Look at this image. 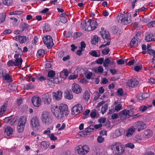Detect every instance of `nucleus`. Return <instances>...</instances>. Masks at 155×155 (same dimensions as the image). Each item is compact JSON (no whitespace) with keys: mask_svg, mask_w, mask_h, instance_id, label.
<instances>
[{"mask_svg":"<svg viewBox=\"0 0 155 155\" xmlns=\"http://www.w3.org/2000/svg\"><path fill=\"white\" fill-rule=\"evenodd\" d=\"M124 145L120 143L117 142L111 146V150L114 153L120 155L124 152Z\"/></svg>","mask_w":155,"mask_h":155,"instance_id":"obj_1","label":"nucleus"},{"mask_svg":"<svg viewBox=\"0 0 155 155\" xmlns=\"http://www.w3.org/2000/svg\"><path fill=\"white\" fill-rule=\"evenodd\" d=\"M89 150L88 146L86 145L83 146L79 145L75 148L76 152L81 155L87 154L89 152Z\"/></svg>","mask_w":155,"mask_h":155,"instance_id":"obj_2","label":"nucleus"},{"mask_svg":"<svg viewBox=\"0 0 155 155\" xmlns=\"http://www.w3.org/2000/svg\"><path fill=\"white\" fill-rule=\"evenodd\" d=\"M41 117L42 122L46 125H49L51 122L52 118L49 113L47 111H45L43 112Z\"/></svg>","mask_w":155,"mask_h":155,"instance_id":"obj_3","label":"nucleus"},{"mask_svg":"<svg viewBox=\"0 0 155 155\" xmlns=\"http://www.w3.org/2000/svg\"><path fill=\"white\" fill-rule=\"evenodd\" d=\"M44 43L48 48H51L54 44L52 37L50 35L44 36L43 38Z\"/></svg>","mask_w":155,"mask_h":155,"instance_id":"obj_4","label":"nucleus"},{"mask_svg":"<svg viewBox=\"0 0 155 155\" xmlns=\"http://www.w3.org/2000/svg\"><path fill=\"white\" fill-rule=\"evenodd\" d=\"M51 111L58 119H61L64 116L57 106H53L51 108Z\"/></svg>","mask_w":155,"mask_h":155,"instance_id":"obj_5","label":"nucleus"},{"mask_svg":"<svg viewBox=\"0 0 155 155\" xmlns=\"http://www.w3.org/2000/svg\"><path fill=\"white\" fill-rule=\"evenodd\" d=\"M30 124L34 130H38L40 127L38 118L36 116L33 117L31 120Z\"/></svg>","mask_w":155,"mask_h":155,"instance_id":"obj_6","label":"nucleus"},{"mask_svg":"<svg viewBox=\"0 0 155 155\" xmlns=\"http://www.w3.org/2000/svg\"><path fill=\"white\" fill-rule=\"evenodd\" d=\"M83 107L80 104L74 105L71 109V114L76 115L81 112L83 110Z\"/></svg>","mask_w":155,"mask_h":155,"instance_id":"obj_7","label":"nucleus"},{"mask_svg":"<svg viewBox=\"0 0 155 155\" xmlns=\"http://www.w3.org/2000/svg\"><path fill=\"white\" fill-rule=\"evenodd\" d=\"M92 20L89 19L87 20H85L81 22V25L83 28H85V30L87 31H92V28L90 27L91 23V22Z\"/></svg>","mask_w":155,"mask_h":155,"instance_id":"obj_8","label":"nucleus"},{"mask_svg":"<svg viewBox=\"0 0 155 155\" xmlns=\"http://www.w3.org/2000/svg\"><path fill=\"white\" fill-rule=\"evenodd\" d=\"M135 127L137 129L139 132L146 128V125L144 123L141 121L137 122L135 123Z\"/></svg>","mask_w":155,"mask_h":155,"instance_id":"obj_9","label":"nucleus"},{"mask_svg":"<svg viewBox=\"0 0 155 155\" xmlns=\"http://www.w3.org/2000/svg\"><path fill=\"white\" fill-rule=\"evenodd\" d=\"M32 104L35 107H38L41 103V99L39 97H33L31 99Z\"/></svg>","mask_w":155,"mask_h":155,"instance_id":"obj_10","label":"nucleus"},{"mask_svg":"<svg viewBox=\"0 0 155 155\" xmlns=\"http://www.w3.org/2000/svg\"><path fill=\"white\" fill-rule=\"evenodd\" d=\"M62 112V113L64 115L67 116L68 114V107L67 105L64 104H61L58 108Z\"/></svg>","mask_w":155,"mask_h":155,"instance_id":"obj_11","label":"nucleus"},{"mask_svg":"<svg viewBox=\"0 0 155 155\" xmlns=\"http://www.w3.org/2000/svg\"><path fill=\"white\" fill-rule=\"evenodd\" d=\"M127 84L130 87H136L139 84V82L136 79L132 78L128 80Z\"/></svg>","mask_w":155,"mask_h":155,"instance_id":"obj_12","label":"nucleus"},{"mask_svg":"<svg viewBox=\"0 0 155 155\" xmlns=\"http://www.w3.org/2000/svg\"><path fill=\"white\" fill-rule=\"evenodd\" d=\"M72 90L73 92L76 94H79L81 93L82 89L81 86L78 84L73 83L72 85Z\"/></svg>","mask_w":155,"mask_h":155,"instance_id":"obj_13","label":"nucleus"},{"mask_svg":"<svg viewBox=\"0 0 155 155\" xmlns=\"http://www.w3.org/2000/svg\"><path fill=\"white\" fill-rule=\"evenodd\" d=\"M120 21L121 23L124 25H127L130 23V20L128 19L127 17H125V15L123 14H121L119 18V21Z\"/></svg>","mask_w":155,"mask_h":155,"instance_id":"obj_14","label":"nucleus"},{"mask_svg":"<svg viewBox=\"0 0 155 155\" xmlns=\"http://www.w3.org/2000/svg\"><path fill=\"white\" fill-rule=\"evenodd\" d=\"M14 40L16 41H19L20 44H22L25 43L27 40L26 36H16L14 38Z\"/></svg>","mask_w":155,"mask_h":155,"instance_id":"obj_15","label":"nucleus"},{"mask_svg":"<svg viewBox=\"0 0 155 155\" xmlns=\"http://www.w3.org/2000/svg\"><path fill=\"white\" fill-rule=\"evenodd\" d=\"M62 97V92L61 91H58L53 93V97L54 99L58 101L61 99Z\"/></svg>","mask_w":155,"mask_h":155,"instance_id":"obj_16","label":"nucleus"},{"mask_svg":"<svg viewBox=\"0 0 155 155\" xmlns=\"http://www.w3.org/2000/svg\"><path fill=\"white\" fill-rule=\"evenodd\" d=\"M50 145L49 143L46 141H44L40 143L39 147L41 149L46 150L48 148Z\"/></svg>","mask_w":155,"mask_h":155,"instance_id":"obj_17","label":"nucleus"},{"mask_svg":"<svg viewBox=\"0 0 155 155\" xmlns=\"http://www.w3.org/2000/svg\"><path fill=\"white\" fill-rule=\"evenodd\" d=\"M100 34L104 39H107L110 37L109 32L106 30L101 31L100 32Z\"/></svg>","mask_w":155,"mask_h":155,"instance_id":"obj_18","label":"nucleus"},{"mask_svg":"<svg viewBox=\"0 0 155 155\" xmlns=\"http://www.w3.org/2000/svg\"><path fill=\"white\" fill-rule=\"evenodd\" d=\"M42 98L44 100L45 102L47 104H49L51 102V96L48 93L43 95Z\"/></svg>","mask_w":155,"mask_h":155,"instance_id":"obj_19","label":"nucleus"},{"mask_svg":"<svg viewBox=\"0 0 155 155\" xmlns=\"http://www.w3.org/2000/svg\"><path fill=\"white\" fill-rule=\"evenodd\" d=\"M129 111L128 110H127L126 109L123 110L122 111H121L119 113V116L120 117V118L121 119H125V117L122 118V116H128V117H129Z\"/></svg>","mask_w":155,"mask_h":155,"instance_id":"obj_20","label":"nucleus"},{"mask_svg":"<svg viewBox=\"0 0 155 155\" xmlns=\"http://www.w3.org/2000/svg\"><path fill=\"white\" fill-rule=\"evenodd\" d=\"M135 130V128H134L133 126L130 127L126 131V136L128 137H131L133 135Z\"/></svg>","mask_w":155,"mask_h":155,"instance_id":"obj_21","label":"nucleus"},{"mask_svg":"<svg viewBox=\"0 0 155 155\" xmlns=\"http://www.w3.org/2000/svg\"><path fill=\"white\" fill-rule=\"evenodd\" d=\"M143 137L146 139H148L151 137L152 135L151 130L148 129L144 131Z\"/></svg>","mask_w":155,"mask_h":155,"instance_id":"obj_22","label":"nucleus"},{"mask_svg":"<svg viewBox=\"0 0 155 155\" xmlns=\"http://www.w3.org/2000/svg\"><path fill=\"white\" fill-rule=\"evenodd\" d=\"M19 27L22 32L24 31L28 30L30 25L25 22H22L21 23Z\"/></svg>","mask_w":155,"mask_h":155,"instance_id":"obj_23","label":"nucleus"},{"mask_svg":"<svg viewBox=\"0 0 155 155\" xmlns=\"http://www.w3.org/2000/svg\"><path fill=\"white\" fill-rule=\"evenodd\" d=\"M71 92L70 90H67L64 92L65 97L69 100H71L73 98V96L71 94Z\"/></svg>","mask_w":155,"mask_h":155,"instance_id":"obj_24","label":"nucleus"},{"mask_svg":"<svg viewBox=\"0 0 155 155\" xmlns=\"http://www.w3.org/2000/svg\"><path fill=\"white\" fill-rule=\"evenodd\" d=\"M3 79L6 81H9L12 82V76L10 75L9 74L6 73L5 70V74H4V76L2 77Z\"/></svg>","mask_w":155,"mask_h":155,"instance_id":"obj_25","label":"nucleus"},{"mask_svg":"<svg viewBox=\"0 0 155 155\" xmlns=\"http://www.w3.org/2000/svg\"><path fill=\"white\" fill-rule=\"evenodd\" d=\"M110 59H111V57L106 58L104 60L103 66L104 67H108L110 63L111 64L112 63H114V61L111 62Z\"/></svg>","mask_w":155,"mask_h":155,"instance_id":"obj_26","label":"nucleus"},{"mask_svg":"<svg viewBox=\"0 0 155 155\" xmlns=\"http://www.w3.org/2000/svg\"><path fill=\"white\" fill-rule=\"evenodd\" d=\"M26 121V117L25 116H22L19 119L18 123V124L25 125Z\"/></svg>","mask_w":155,"mask_h":155,"instance_id":"obj_27","label":"nucleus"},{"mask_svg":"<svg viewBox=\"0 0 155 155\" xmlns=\"http://www.w3.org/2000/svg\"><path fill=\"white\" fill-rule=\"evenodd\" d=\"M91 43L95 45L96 43H97L99 41H100V38L96 35L94 36L91 38Z\"/></svg>","mask_w":155,"mask_h":155,"instance_id":"obj_28","label":"nucleus"},{"mask_svg":"<svg viewBox=\"0 0 155 155\" xmlns=\"http://www.w3.org/2000/svg\"><path fill=\"white\" fill-rule=\"evenodd\" d=\"M145 40L147 41H155V38H154V35L152 34H150L146 36Z\"/></svg>","mask_w":155,"mask_h":155,"instance_id":"obj_29","label":"nucleus"},{"mask_svg":"<svg viewBox=\"0 0 155 155\" xmlns=\"http://www.w3.org/2000/svg\"><path fill=\"white\" fill-rule=\"evenodd\" d=\"M5 132L6 133L8 136L11 134L13 132V130L10 127H7L5 128Z\"/></svg>","mask_w":155,"mask_h":155,"instance_id":"obj_30","label":"nucleus"},{"mask_svg":"<svg viewBox=\"0 0 155 155\" xmlns=\"http://www.w3.org/2000/svg\"><path fill=\"white\" fill-rule=\"evenodd\" d=\"M22 59L21 58H19L15 59V66H21L22 64Z\"/></svg>","mask_w":155,"mask_h":155,"instance_id":"obj_31","label":"nucleus"},{"mask_svg":"<svg viewBox=\"0 0 155 155\" xmlns=\"http://www.w3.org/2000/svg\"><path fill=\"white\" fill-rule=\"evenodd\" d=\"M137 35H136L134 36V38H132L130 41V47L132 48L133 45L136 43V41H137V42L138 41H137Z\"/></svg>","mask_w":155,"mask_h":155,"instance_id":"obj_32","label":"nucleus"},{"mask_svg":"<svg viewBox=\"0 0 155 155\" xmlns=\"http://www.w3.org/2000/svg\"><path fill=\"white\" fill-rule=\"evenodd\" d=\"M7 101L5 103L3 106L1 107L0 111V114L3 115L5 113L7 107Z\"/></svg>","mask_w":155,"mask_h":155,"instance_id":"obj_33","label":"nucleus"},{"mask_svg":"<svg viewBox=\"0 0 155 155\" xmlns=\"http://www.w3.org/2000/svg\"><path fill=\"white\" fill-rule=\"evenodd\" d=\"M97 22L94 21H92L91 22V26L90 27H91V28H92V31L94 30L97 27Z\"/></svg>","mask_w":155,"mask_h":155,"instance_id":"obj_34","label":"nucleus"},{"mask_svg":"<svg viewBox=\"0 0 155 155\" xmlns=\"http://www.w3.org/2000/svg\"><path fill=\"white\" fill-rule=\"evenodd\" d=\"M152 106V105H147V106L142 105L140 107V110L142 112H143L145 111L148 108L151 107Z\"/></svg>","mask_w":155,"mask_h":155,"instance_id":"obj_35","label":"nucleus"},{"mask_svg":"<svg viewBox=\"0 0 155 155\" xmlns=\"http://www.w3.org/2000/svg\"><path fill=\"white\" fill-rule=\"evenodd\" d=\"M61 125L60 124H58L56 126V128L58 129V130L59 131L63 130L64 128L65 127V123H63L61 127Z\"/></svg>","mask_w":155,"mask_h":155,"instance_id":"obj_36","label":"nucleus"},{"mask_svg":"<svg viewBox=\"0 0 155 155\" xmlns=\"http://www.w3.org/2000/svg\"><path fill=\"white\" fill-rule=\"evenodd\" d=\"M55 75V72L53 70H51L48 71V76L49 77L51 78L52 79Z\"/></svg>","mask_w":155,"mask_h":155,"instance_id":"obj_37","label":"nucleus"},{"mask_svg":"<svg viewBox=\"0 0 155 155\" xmlns=\"http://www.w3.org/2000/svg\"><path fill=\"white\" fill-rule=\"evenodd\" d=\"M45 54V51L43 49H40L38 51L37 56L38 57L43 56Z\"/></svg>","mask_w":155,"mask_h":155,"instance_id":"obj_38","label":"nucleus"},{"mask_svg":"<svg viewBox=\"0 0 155 155\" xmlns=\"http://www.w3.org/2000/svg\"><path fill=\"white\" fill-rule=\"evenodd\" d=\"M34 88V85L32 84H27L24 86L25 89L27 90L33 89Z\"/></svg>","mask_w":155,"mask_h":155,"instance_id":"obj_39","label":"nucleus"},{"mask_svg":"<svg viewBox=\"0 0 155 155\" xmlns=\"http://www.w3.org/2000/svg\"><path fill=\"white\" fill-rule=\"evenodd\" d=\"M108 104H105L104 106L102 107L101 109V112L102 114H104L107 110L108 109Z\"/></svg>","mask_w":155,"mask_h":155,"instance_id":"obj_40","label":"nucleus"},{"mask_svg":"<svg viewBox=\"0 0 155 155\" xmlns=\"http://www.w3.org/2000/svg\"><path fill=\"white\" fill-rule=\"evenodd\" d=\"M104 70L103 67L101 66H100L97 69L94 70V71L95 73L103 72Z\"/></svg>","mask_w":155,"mask_h":155,"instance_id":"obj_41","label":"nucleus"},{"mask_svg":"<svg viewBox=\"0 0 155 155\" xmlns=\"http://www.w3.org/2000/svg\"><path fill=\"white\" fill-rule=\"evenodd\" d=\"M36 77L38 80H39L40 81H42L46 79V78L40 74L37 75Z\"/></svg>","mask_w":155,"mask_h":155,"instance_id":"obj_42","label":"nucleus"},{"mask_svg":"<svg viewBox=\"0 0 155 155\" xmlns=\"http://www.w3.org/2000/svg\"><path fill=\"white\" fill-rule=\"evenodd\" d=\"M3 3L5 5L9 6L11 5L12 2V0H3Z\"/></svg>","mask_w":155,"mask_h":155,"instance_id":"obj_43","label":"nucleus"},{"mask_svg":"<svg viewBox=\"0 0 155 155\" xmlns=\"http://www.w3.org/2000/svg\"><path fill=\"white\" fill-rule=\"evenodd\" d=\"M90 54L93 56L97 57L100 56V54H98L95 51H91L90 53Z\"/></svg>","mask_w":155,"mask_h":155,"instance_id":"obj_44","label":"nucleus"},{"mask_svg":"<svg viewBox=\"0 0 155 155\" xmlns=\"http://www.w3.org/2000/svg\"><path fill=\"white\" fill-rule=\"evenodd\" d=\"M25 125H20L18 124L17 129L19 132H22L24 130Z\"/></svg>","mask_w":155,"mask_h":155,"instance_id":"obj_45","label":"nucleus"},{"mask_svg":"<svg viewBox=\"0 0 155 155\" xmlns=\"http://www.w3.org/2000/svg\"><path fill=\"white\" fill-rule=\"evenodd\" d=\"M12 32V31L11 29L5 30L1 34V35L4 36L5 35L11 34Z\"/></svg>","mask_w":155,"mask_h":155,"instance_id":"obj_46","label":"nucleus"},{"mask_svg":"<svg viewBox=\"0 0 155 155\" xmlns=\"http://www.w3.org/2000/svg\"><path fill=\"white\" fill-rule=\"evenodd\" d=\"M90 94L88 92H86L84 95V99L87 101L90 98Z\"/></svg>","mask_w":155,"mask_h":155,"instance_id":"obj_47","label":"nucleus"},{"mask_svg":"<svg viewBox=\"0 0 155 155\" xmlns=\"http://www.w3.org/2000/svg\"><path fill=\"white\" fill-rule=\"evenodd\" d=\"M122 109V105L120 104H119L116 106L115 110L117 111H118Z\"/></svg>","mask_w":155,"mask_h":155,"instance_id":"obj_48","label":"nucleus"},{"mask_svg":"<svg viewBox=\"0 0 155 155\" xmlns=\"http://www.w3.org/2000/svg\"><path fill=\"white\" fill-rule=\"evenodd\" d=\"M104 58H99L98 60H97L95 62L97 64H101L104 63Z\"/></svg>","mask_w":155,"mask_h":155,"instance_id":"obj_49","label":"nucleus"},{"mask_svg":"<svg viewBox=\"0 0 155 155\" xmlns=\"http://www.w3.org/2000/svg\"><path fill=\"white\" fill-rule=\"evenodd\" d=\"M147 25L149 27H155V21L150 22L147 24Z\"/></svg>","mask_w":155,"mask_h":155,"instance_id":"obj_50","label":"nucleus"},{"mask_svg":"<svg viewBox=\"0 0 155 155\" xmlns=\"http://www.w3.org/2000/svg\"><path fill=\"white\" fill-rule=\"evenodd\" d=\"M147 53L155 56V50L154 51L152 49H150V50L148 49V51H147Z\"/></svg>","mask_w":155,"mask_h":155,"instance_id":"obj_51","label":"nucleus"},{"mask_svg":"<svg viewBox=\"0 0 155 155\" xmlns=\"http://www.w3.org/2000/svg\"><path fill=\"white\" fill-rule=\"evenodd\" d=\"M15 62L12 60H10L7 62V65L9 67L15 66Z\"/></svg>","mask_w":155,"mask_h":155,"instance_id":"obj_52","label":"nucleus"},{"mask_svg":"<svg viewBox=\"0 0 155 155\" xmlns=\"http://www.w3.org/2000/svg\"><path fill=\"white\" fill-rule=\"evenodd\" d=\"M134 141L137 142H140L141 140V139L140 136L136 135L134 138Z\"/></svg>","mask_w":155,"mask_h":155,"instance_id":"obj_53","label":"nucleus"},{"mask_svg":"<svg viewBox=\"0 0 155 155\" xmlns=\"http://www.w3.org/2000/svg\"><path fill=\"white\" fill-rule=\"evenodd\" d=\"M104 138L102 137L101 136H99L97 138V141L99 143H101L104 140Z\"/></svg>","mask_w":155,"mask_h":155,"instance_id":"obj_54","label":"nucleus"},{"mask_svg":"<svg viewBox=\"0 0 155 155\" xmlns=\"http://www.w3.org/2000/svg\"><path fill=\"white\" fill-rule=\"evenodd\" d=\"M115 136V137H118L121 135V133L119 130H116L114 133Z\"/></svg>","mask_w":155,"mask_h":155,"instance_id":"obj_55","label":"nucleus"},{"mask_svg":"<svg viewBox=\"0 0 155 155\" xmlns=\"http://www.w3.org/2000/svg\"><path fill=\"white\" fill-rule=\"evenodd\" d=\"M126 147L129 148L131 149H133L134 147V145L132 143H128L125 145Z\"/></svg>","mask_w":155,"mask_h":155,"instance_id":"obj_56","label":"nucleus"},{"mask_svg":"<svg viewBox=\"0 0 155 155\" xmlns=\"http://www.w3.org/2000/svg\"><path fill=\"white\" fill-rule=\"evenodd\" d=\"M18 117L17 116L14 117L11 120L10 122V124L11 125L13 124L14 123L18 120Z\"/></svg>","mask_w":155,"mask_h":155,"instance_id":"obj_57","label":"nucleus"},{"mask_svg":"<svg viewBox=\"0 0 155 155\" xmlns=\"http://www.w3.org/2000/svg\"><path fill=\"white\" fill-rule=\"evenodd\" d=\"M50 30V26L47 24H45V28L44 30L46 31H49Z\"/></svg>","mask_w":155,"mask_h":155,"instance_id":"obj_58","label":"nucleus"},{"mask_svg":"<svg viewBox=\"0 0 155 155\" xmlns=\"http://www.w3.org/2000/svg\"><path fill=\"white\" fill-rule=\"evenodd\" d=\"M49 137H50V139L52 140H55L57 139L56 137L54 136V134H51L49 135Z\"/></svg>","mask_w":155,"mask_h":155,"instance_id":"obj_59","label":"nucleus"},{"mask_svg":"<svg viewBox=\"0 0 155 155\" xmlns=\"http://www.w3.org/2000/svg\"><path fill=\"white\" fill-rule=\"evenodd\" d=\"M109 50L108 48H106L104 49L102 51V53L104 55L107 54L109 52Z\"/></svg>","mask_w":155,"mask_h":155,"instance_id":"obj_60","label":"nucleus"},{"mask_svg":"<svg viewBox=\"0 0 155 155\" xmlns=\"http://www.w3.org/2000/svg\"><path fill=\"white\" fill-rule=\"evenodd\" d=\"M130 3L132 6V9H134L135 7L136 2L137 1V0H130Z\"/></svg>","mask_w":155,"mask_h":155,"instance_id":"obj_61","label":"nucleus"},{"mask_svg":"<svg viewBox=\"0 0 155 155\" xmlns=\"http://www.w3.org/2000/svg\"><path fill=\"white\" fill-rule=\"evenodd\" d=\"M51 82H53V83L56 84H58L59 82L58 78H53L51 80Z\"/></svg>","mask_w":155,"mask_h":155,"instance_id":"obj_62","label":"nucleus"},{"mask_svg":"<svg viewBox=\"0 0 155 155\" xmlns=\"http://www.w3.org/2000/svg\"><path fill=\"white\" fill-rule=\"evenodd\" d=\"M106 121V119L105 117L101 118L98 120V121L100 123H104Z\"/></svg>","mask_w":155,"mask_h":155,"instance_id":"obj_63","label":"nucleus"},{"mask_svg":"<svg viewBox=\"0 0 155 155\" xmlns=\"http://www.w3.org/2000/svg\"><path fill=\"white\" fill-rule=\"evenodd\" d=\"M90 115L91 118H94L96 117L97 114L95 112L92 111L90 113Z\"/></svg>","mask_w":155,"mask_h":155,"instance_id":"obj_64","label":"nucleus"}]
</instances>
